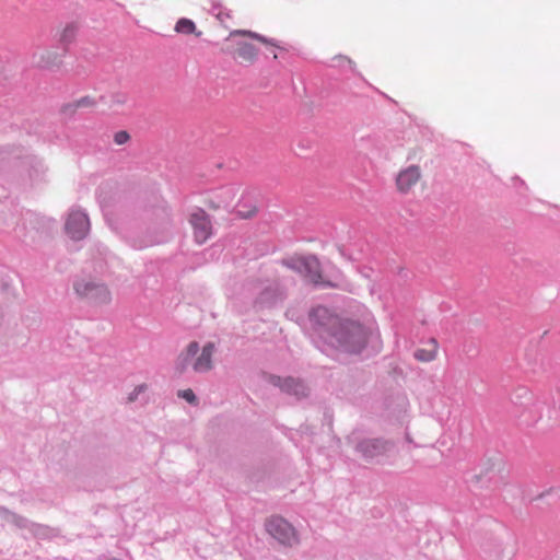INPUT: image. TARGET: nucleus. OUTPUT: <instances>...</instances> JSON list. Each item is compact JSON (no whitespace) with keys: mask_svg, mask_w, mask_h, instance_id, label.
<instances>
[{"mask_svg":"<svg viewBox=\"0 0 560 560\" xmlns=\"http://www.w3.org/2000/svg\"><path fill=\"white\" fill-rule=\"evenodd\" d=\"M371 335L372 329L370 327L352 319H343L338 329L332 331L329 343L347 352L355 353L366 346Z\"/></svg>","mask_w":560,"mask_h":560,"instance_id":"nucleus-1","label":"nucleus"},{"mask_svg":"<svg viewBox=\"0 0 560 560\" xmlns=\"http://www.w3.org/2000/svg\"><path fill=\"white\" fill-rule=\"evenodd\" d=\"M342 320L327 307L320 305L313 307L308 313L310 329L328 341L331 340L332 331L338 329Z\"/></svg>","mask_w":560,"mask_h":560,"instance_id":"nucleus-2","label":"nucleus"},{"mask_svg":"<svg viewBox=\"0 0 560 560\" xmlns=\"http://www.w3.org/2000/svg\"><path fill=\"white\" fill-rule=\"evenodd\" d=\"M265 527L267 533L284 547L296 546L300 541L296 529L281 516H270Z\"/></svg>","mask_w":560,"mask_h":560,"instance_id":"nucleus-3","label":"nucleus"},{"mask_svg":"<svg viewBox=\"0 0 560 560\" xmlns=\"http://www.w3.org/2000/svg\"><path fill=\"white\" fill-rule=\"evenodd\" d=\"M73 289L81 299L94 305L108 304L112 300L109 290L101 282L79 279L74 281Z\"/></svg>","mask_w":560,"mask_h":560,"instance_id":"nucleus-4","label":"nucleus"},{"mask_svg":"<svg viewBox=\"0 0 560 560\" xmlns=\"http://www.w3.org/2000/svg\"><path fill=\"white\" fill-rule=\"evenodd\" d=\"M390 447V442L383 439H363L355 450L366 462H372L384 456Z\"/></svg>","mask_w":560,"mask_h":560,"instance_id":"nucleus-5","label":"nucleus"},{"mask_svg":"<svg viewBox=\"0 0 560 560\" xmlns=\"http://www.w3.org/2000/svg\"><path fill=\"white\" fill-rule=\"evenodd\" d=\"M304 278L314 284H327L323 280L320 262L315 256H305L294 261L292 266Z\"/></svg>","mask_w":560,"mask_h":560,"instance_id":"nucleus-6","label":"nucleus"},{"mask_svg":"<svg viewBox=\"0 0 560 560\" xmlns=\"http://www.w3.org/2000/svg\"><path fill=\"white\" fill-rule=\"evenodd\" d=\"M189 222L194 229V236L198 244H203L212 235V223L209 214L198 208L191 214Z\"/></svg>","mask_w":560,"mask_h":560,"instance_id":"nucleus-7","label":"nucleus"},{"mask_svg":"<svg viewBox=\"0 0 560 560\" xmlns=\"http://www.w3.org/2000/svg\"><path fill=\"white\" fill-rule=\"evenodd\" d=\"M66 232L72 240H82L90 229V221L81 210H71L66 221Z\"/></svg>","mask_w":560,"mask_h":560,"instance_id":"nucleus-8","label":"nucleus"},{"mask_svg":"<svg viewBox=\"0 0 560 560\" xmlns=\"http://www.w3.org/2000/svg\"><path fill=\"white\" fill-rule=\"evenodd\" d=\"M422 173L418 165L400 170L396 176V188L400 194H408L421 180Z\"/></svg>","mask_w":560,"mask_h":560,"instance_id":"nucleus-9","label":"nucleus"},{"mask_svg":"<svg viewBox=\"0 0 560 560\" xmlns=\"http://www.w3.org/2000/svg\"><path fill=\"white\" fill-rule=\"evenodd\" d=\"M215 351V345L214 342H207L202 349L201 352L192 363V370L196 373H206L212 369V355Z\"/></svg>","mask_w":560,"mask_h":560,"instance_id":"nucleus-10","label":"nucleus"},{"mask_svg":"<svg viewBox=\"0 0 560 560\" xmlns=\"http://www.w3.org/2000/svg\"><path fill=\"white\" fill-rule=\"evenodd\" d=\"M200 347L197 341L189 342L186 349L178 354L175 361V371L183 374L186 372L188 366H192L194 360L196 359Z\"/></svg>","mask_w":560,"mask_h":560,"instance_id":"nucleus-11","label":"nucleus"},{"mask_svg":"<svg viewBox=\"0 0 560 560\" xmlns=\"http://www.w3.org/2000/svg\"><path fill=\"white\" fill-rule=\"evenodd\" d=\"M245 36V30H237L231 33L230 37L225 40L223 50L230 54L235 60L245 59V42L235 43L232 37Z\"/></svg>","mask_w":560,"mask_h":560,"instance_id":"nucleus-12","label":"nucleus"},{"mask_svg":"<svg viewBox=\"0 0 560 560\" xmlns=\"http://www.w3.org/2000/svg\"><path fill=\"white\" fill-rule=\"evenodd\" d=\"M439 343L436 339L431 338L422 348L415 351V359L422 363H429L438 358Z\"/></svg>","mask_w":560,"mask_h":560,"instance_id":"nucleus-13","label":"nucleus"},{"mask_svg":"<svg viewBox=\"0 0 560 560\" xmlns=\"http://www.w3.org/2000/svg\"><path fill=\"white\" fill-rule=\"evenodd\" d=\"M0 516L4 521L13 523L19 528H27L32 530L33 527L35 526V524L28 521L27 518L11 512L4 506H0Z\"/></svg>","mask_w":560,"mask_h":560,"instance_id":"nucleus-14","label":"nucleus"},{"mask_svg":"<svg viewBox=\"0 0 560 560\" xmlns=\"http://www.w3.org/2000/svg\"><path fill=\"white\" fill-rule=\"evenodd\" d=\"M282 388L288 393H292L293 395L299 397L306 396L307 394V387L303 383L295 381L293 378H287L283 382Z\"/></svg>","mask_w":560,"mask_h":560,"instance_id":"nucleus-15","label":"nucleus"},{"mask_svg":"<svg viewBox=\"0 0 560 560\" xmlns=\"http://www.w3.org/2000/svg\"><path fill=\"white\" fill-rule=\"evenodd\" d=\"M78 25L72 22L67 24L63 31L61 32L59 42L65 47V49H67V46L74 40L78 33Z\"/></svg>","mask_w":560,"mask_h":560,"instance_id":"nucleus-16","label":"nucleus"},{"mask_svg":"<svg viewBox=\"0 0 560 560\" xmlns=\"http://www.w3.org/2000/svg\"><path fill=\"white\" fill-rule=\"evenodd\" d=\"M281 298H282V293L279 290L272 289V288H267L266 290H264L261 292L259 301L262 304H271Z\"/></svg>","mask_w":560,"mask_h":560,"instance_id":"nucleus-17","label":"nucleus"},{"mask_svg":"<svg viewBox=\"0 0 560 560\" xmlns=\"http://www.w3.org/2000/svg\"><path fill=\"white\" fill-rule=\"evenodd\" d=\"M175 31L182 34H192L196 31V25L191 20L182 18L177 21Z\"/></svg>","mask_w":560,"mask_h":560,"instance_id":"nucleus-18","label":"nucleus"},{"mask_svg":"<svg viewBox=\"0 0 560 560\" xmlns=\"http://www.w3.org/2000/svg\"><path fill=\"white\" fill-rule=\"evenodd\" d=\"M97 104V101L91 96H83L77 100L73 103L67 104L66 108H81V107H92Z\"/></svg>","mask_w":560,"mask_h":560,"instance_id":"nucleus-19","label":"nucleus"},{"mask_svg":"<svg viewBox=\"0 0 560 560\" xmlns=\"http://www.w3.org/2000/svg\"><path fill=\"white\" fill-rule=\"evenodd\" d=\"M177 396L179 398H183L185 399L187 402H189L190 405H197L198 404V398L197 396L195 395V393L191 390V389H182V390H178L177 393Z\"/></svg>","mask_w":560,"mask_h":560,"instance_id":"nucleus-20","label":"nucleus"},{"mask_svg":"<svg viewBox=\"0 0 560 560\" xmlns=\"http://www.w3.org/2000/svg\"><path fill=\"white\" fill-rule=\"evenodd\" d=\"M130 140V135L126 130H120L114 135V142L122 145Z\"/></svg>","mask_w":560,"mask_h":560,"instance_id":"nucleus-21","label":"nucleus"},{"mask_svg":"<svg viewBox=\"0 0 560 560\" xmlns=\"http://www.w3.org/2000/svg\"><path fill=\"white\" fill-rule=\"evenodd\" d=\"M126 102H127V95L125 93L117 92L110 96L109 107H112L113 105H124V104H126Z\"/></svg>","mask_w":560,"mask_h":560,"instance_id":"nucleus-22","label":"nucleus"},{"mask_svg":"<svg viewBox=\"0 0 560 560\" xmlns=\"http://www.w3.org/2000/svg\"><path fill=\"white\" fill-rule=\"evenodd\" d=\"M147 389L145 384H140L128 395V402H133L138 399V396Z\"/></svg>","mask_w":560,"mask_h":560,"instance_id":"nucleus-23","label":"nucleus"},{"mask_svg":"<svg viewBox=\"0 0 560 560\" xmlns=\"http://www.w3.org/2000/svg\"><path fill=\"white\" fill-rule=\"evenodd\" d=\"M246 36H247V38L257 39V40L261 42V43H262V44H265V45H269V46H271L272 48L278 47L273 42H271V40H269V39H267V38H265V37H262V36L258 35V34H256V33H253V32L247 31Z\"/></svg>","mask_w":560,"mask_h":560,"instance_id":"nucleus-24","label":"nucleus"},{"mask_svg":"<svg viewBox=\"0 0 560 560\" xmlns=\"http://www.w3.org/2000/svg\"><path fill=\"white\" fill-rule=\"evenodd\" d=\"M258 211H259V207L257 205L247 207V219L253 215H256L258 213Z\"/></svg>","mask_w":560,"mask_h":560,"instance_id":"nucleus-25","label":"nucleus"},{"mask_svg":"<svg viewBox=\"0 0 560 560\" xmlns=\"http://www.w3.org/2000/svg\"><path fill=\"white\" fill-rule=\"evenodd\" d=\"M215 10H217V7H214V8H213V11H215ZM218 10H219V11H218L217 13H214V14H215V16H217L221 22H223V21H224V18H229V13H224L220 8H218Z\"/></svg>","mask_w":560,"mask_h":560,"instance_id":"nucleus-26","label":"nucleus"},{"mask_svg":"<svg viewBox=\"0 0 560 560\" xmlns=\"http://www.w3.org/2000/svg\"><path fill=\"white\" fill-rule=\"evenodd\" d=\"M246 54H247V59L248 58H253L256 56L257 51L254 50V48L252 47V45L247 44V50H246Z\"/></svg>","mask_w":560,"mask_h":560,"instance_id":"nucleus-27","label":"nucleus"},{"mask_svg":"<svg viewBox=\"0 0 560 560\" xmlns=\"http://www.w3.org/2000/svg\"><path fill=\"white\" fill-rule=\"evenodd\" d=\"M67 104L62 106L61 112L66 115H73L78 108H66Z\"/></svg>","mask_w":560,"mask_h":560,"instance_id":"nucleus-28","label":"nucleus"},{"mask_svg":"<svg viewBox=\"0 0 560 560\" xmlns=\"http://www.w3.org/2000/svg\"><path fill=\"white\" fill-rule=\"evenodd\" d=\"M98 101L105 103L106 102V97L105 96H100Z\"/></svg>","mask_w":560,"mask_h":560,"instance_id":"nucleus-29","label":"nucleus"},{"mask_svg":"<svg viewBox=\"0 0 560 560\" xmlns=\"http://www.w3.org/2000/svg\"><path fill=\"white\" fill-rule=\"evenodd\" d=\"M269 252V246L268 245H265V250L264 253H268Z\"/></svg>","mask_w":560,"mask_h":560,"instance_id":"nucleus-30","label":"nucleus"}]
</instances>
